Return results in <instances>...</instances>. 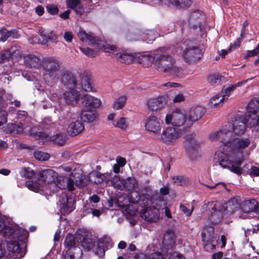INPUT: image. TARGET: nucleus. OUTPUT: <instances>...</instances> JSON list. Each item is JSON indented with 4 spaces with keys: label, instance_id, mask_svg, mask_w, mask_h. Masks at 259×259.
Returning a JSON list of instances; mask_svg holds the SVG:
<instances>
[{
    "label": "nucleus",
    "instance_id": "c756f323",
    "mask_svg": "<svg viewBox=\"0 0 259 259\" xmlns=\"http://www.w3.org/2000/svg\"><path fill=\"white\" fill-rule=\"evenodd\" d=\"M80 116L83 121L90 123L96 120L98 115L96 110L83 109Z\"/></svg>",
    "mask_w": 259,
    "mask_h": 259
},
{
    "label": "nucleus",
    "instance_id": "de8ad7c7",
    "mask_svg": "<svg viewBox=\"0 0 259 259\" xmlns=\"http://www.w3.org/2000/svg\"><path fill=\"white\" fill-rule=\"evenodd\" d=\"M124 181V180L121 179L118 176H115L111 179V183L115 188L119 190H123L125 188Z\"/></svg>",
    "mask_w": 259,
    "mask_h": 259
},
{
    "label": "nucleus",
    "instance_id": "c85d7f7f",
    "mask_svg": "<svg viewBox=\"0 0 259 259\" xmlns=\"http://www.w3.org/2000/svg\"><path fill=\"white\" fill-rule=\"evenodd\" d=\"M257 201L255 199L245 200L241 202L240 209L245 213L255 211Z\"/></svg>",
    "mask_w": 259,
    "mask_h": 259
},
{
    "label": "nucleus",
    "instance_id": "6e6552de",
    "mask_svg": "<svg viewBox=\"0 0 259 259\" xmlns=\"http://www.w3.org/2000/svg\"><path fill=\"white\" fill-rule=\"evenodd\" d=\"M180 137L179 130L174 127H167L163 129L159 140L167 145L173 144Z\"/></svg>",
    "mask_w": 259,
    "mask_h": 259
},
{
    "label": "nucleus",
    "instance_id": "49530a36",
    "mask_svg": "<svg viewBox=\"0 0 259 259\" xmlns=\"http://www.w3.org/2000/svg\"><path fill=\"white\" fill-rule=\"evenodd\" d=\"M66 136L63 133L57 134L50 137V140L55 144L62 146L66 142Z\"/></svg>",
    "mask_w": 259,
    "mask_h": 259
},
{
    "label": "nucleus",
    "instance_id": "2eb2a0df",
    "mask_svg": "<svg viewBox=\"0 0 259 259\" xmlns=\"http://www.w3.org/2000/svg\"><path fill=\"white\" fill-rule=\"evenodd\" d=\"M26 241L23 245L21 241L19 240L17 238L12 239V241L8 242L7 247L9 251L14 253L19 254L20 257H22L25 254L26 250H22L23 248L26 247Z\"/></svg>",
    "mask_w": 259,
    "mask_h": 259
},
{
    "label": "nucleus",
    "instance_id": "a18cd8bd",
    "mask_svg": "<svg viewBox=\"0 0 259 259\" xmlns=\"http://www.w3.org/2000/svg\"><path fill=\"white\" fill-rule=\"evenodd\" d=\"M78 239V237H75L72 234H68L66 236L64 241V245L66 247L70 248L71 247H78L76 246V241Z\"/></svg>",
    "mask_w": 259,
    "mask_h": 259
},
{
    "label": "nucleus",
    "instance_id": "37998d69",
    "mask_svg": "<svg viewBox=\"0 0 259 259\" xmlns=\"http://www.w3.org/2000/svg\"><path fill=\"white\" fill-rule=\"evenodd\" d=\"M170 3L179 9H186L190 7L191 0H170Z\"/></svg>",
    "mask_w": 259,
    "mask_h": 259
},
{
    "label": "nucleus",
    "instance_id": "f257e3e1",
    "mask_svg": "<svg viewBox=\"0 0 259 259\" xmlns=\"http://www.w3.org/2000/svg\"><path fill=\"white\" fill-rule=\"evenodd\" d=\"M250 144V140L248 137L233 138L226 146V152H217L215 156L218 157L219 164L222 167L240 175L242 172L240 165L244 154H247L246 149Z\"/></svg>",
    "mask_w": 259,
    "mask_h": 259
},
{
    "label": "nucleus",
    "instance_id": "4c0bfd02",
    "mask_svg": "<svg viewBox=\"0 0 259 259\" xmlns=\"http://www.w3.org/2000/svg\"><path fill=\"white\" fill-rule=\"evenodd\" d=\"M4 131L7 133H10L13 135H17L22 134L23 132V128L21 126L15 123H9L7 127H5Z\"/></svg>",
    "mask_w": 259,
    "mask_h": 259
},
{
    "label": "nucleus",
    "instance_id": "774afa93",
    "mask_svg": "<svg viewBox=\"0 0 259 259\" xmlns=\"http://www.w3.org/2000/svg\"><path fill=\"white\" fill-rule=\"evenodd\" d=\"M146 259H163V255L159 252H155L149 254Z\"/></svg>",
    "mask_w": 259,
    "mask_h": 259
},
{
    "label": "nucleus",
    "instance_id": "39448f33",
    "mask_svg": "<svg viewBox=\"0 0 259 259\" xmlns=\"http://www.w3.org/2000/svg\"><path fill=\"white\" fill-rule=\"evenodd\" d=\"M149 199H145L144 195L139 196L138 203L140 205H143V208L141 210V217L148 222H157L159 218V212L158 209L155 206L146 207L149 203Z\"/></svg>",
    "mask_w": 259,
    "mask_h": 259
},
{
    "label": "nucleus",
    "instance_id": "6ab92c4d",
    "mask_svg": "<svg viewBox=\"0 0 259 259\" xmlns=\"http://www.w3.org/2000/svg\"><path fill=\"white\" fill-rule=\"evenodd\" d=\"M70 176L74 179L77 187H84L89 184L90 181L89 177L83 175L80 169H74Z\"/></svg>",
    "mask_w": 259,
    "mask_h": 259
},
{
    "label": "nucleus",
    "instance_id": "4d7b16f0",
    "mask_svg": "<svg viewBox=\"0 0 259 259\" xmlns=\"http://www.w3.org/2000/svg\"><path fill=\"white\" fill-rule=\"evenodd\" d=\"M46 8L48 12L52 15H57L59 11L58 6L53 4L48 5Z\"/></svg>",
    "mask_w": 259,
    "mask_h": 259
},
{
    "label": "nucleus",
    "instance_id": "e2e57ef3",
    "mask_svg": "<svg viewBox=\"0 0 259 259\" xmlns=\"http://www.w3.org/2000/svg\"><path fill=\"white\" fill-rule=\"evenodd\" d=\"M116 127H119L121 129H125L127 125L124 117H121L116 121V124H114Z\"/></svg>",
    "mask_w": 259,
    "mask_h": 259
},
{
    "label": "nucleus",
    "instance_id": "473e14b6",
    "mask_svg": "<svg viewBox=\"0 0 259 259\" xmlns=\"http://www.w3.org/2000/svg\"><path fill=\"white\" fill-rule=\"evenodd\" d=\"M82 254V251L79 247H71L66 251L63 259H79Z\"/></svg>",
    "mask_w": 259,
    "mask_h": 259
},
{
    "label": "nucleus",
    "instance_id": "aec40b11",
    "mask_svg": "<svg viewBox=\"0 0 259 259\" xmlns=\"http://www.w3.org/2000/svg\"><path fill=\"white\" fill-rule=\"evenodd\" d=\"M205 112V108L201 106H196L192 107L187 114V119L192 123L195 122L200 119L204 114Z\"/></svg>",
    "mask_w": 259,
    "mask_h": 259
},
{
    "label": "nucleus",
    "instance_id": "f3484780",
    "mask_svg": "<svg viewBox=\"0 0 259 259\" xmlns=\"http://www.w3.org/2000/svg\"><path fill=\"white\" fill-rule=\"evenodd\" d=\"M81 103L84 106L83 109L95 110L100 107L101 102L97 98L94 97L90 95H84L81 98Z\"/></svg>",
    "mask_w": 259,
    "mask_h": 259
},
{
    "label": "nucleus",
    "instance_id": "bf43d9fd",
    "mask_svg": "<svg viewBox=\"0 0 259 259\" xmlns=\"http://www.w3.org/2000/svg\"><path fill=\"white\" fill-rule=\"evenodd\" d=\"M249 125L252 126L256 127L257 130L259 131V116L256 115L252 116L251 115Z\"/></svg>",
    "mask_w": 259,
    "mask_h": 259
},
{
    "label": "nucleus",
    "instance_id": "b1692460",
    "mask_svg": "<svg viewBox=\"0 0 259 259\" xmlns=\"http://www.w3.org/2000/svg\"><path fill=\"white\" fill-rule=\"evenodd\" d=\"M84 129L82 121L76 120L71 122L67 128V133L70 136L74 137L79 135Z\"/></svg>",
    "mask_w": 259,
    "mask_h": 259
},
{
    "label": "nucleus",
    "instance_id": "58836bf2",
    "mask_svg": "<svg viewBox=\"0 0 259 259\" xmlns=\"http://www.w3.org/2000/svg\"><path fill=\"white\" fill-rule=\"evenodd\" d=\"M207 80L212 85H218L225 82V77L219 73H213L208 75Z\"/></svg>",
    "mask_w": 259,
    "mask_h": 259
},
{
    "label": "nucleus",
    "instance_id": "680f3d73",
    "mask_svg": "<svg viewBox=\"0 0 259 259\" xmlns=\"http://www.w3.org/2000/svg\"><path fill=\"white\" fill-rule=\"evenodd\" d=\"M66 5L68 8L74 10L81 3L80 0H66Z\"/></svg>",
    "mask_w": 259,
    "mask_h": 259
},
{
    "label": "nucleus",
    "instance_id": "e433bc0d",
    "mask_svg": "<svg viewBox=\"0 0 259 259\" xmlns=\"http://www.w3.org/2000/svg\"><path fill=\"white\" fill-rule=\"evenodd\" d=\"M141 32L139 29L127 30L124 35L125 40L127 41H134L140 40Z\"/></svg>",
    "mask_w": 259,
    "mask_h": 259
},
{
    "label": "nucleus",
    "instance_id": "c9c22d12",
    "mask_svg": "<svg viewBox=\"0 0 259 259\" xmlns=\"http://www.w3.org/2000/svg\"><path fill=\"white\" fill-rule=\"evenodd\" d=\"M247 113L252 116L256 115L259 111V99L255 98L252 99L247 106Z\"/></svg>",
    "mask_w": 259,
    "mask_h": 259
},
{
    "label": "nucleus",
    "instance_id": "a19ab883",
    "mask_svg": "<svg viewBox=\"0 0 259 259\" xmlns=\"http://www.w3.org/2000/svg\"><path fill=\"white\" fill-rule=\"evenodd\" d=\"M240 204L241 202L239 198L236 197L231 199L227 202L226 203V207L227 209H230V210H228L229 211L233 212L238 208L240 209Z\"/></svg>",
    "mask_w": 259,
    "mask_h": 259
},
{
    "label": "nucleus",
    "instance_id": "ddd939ff",
    "mask_svg": "<svg viewBox=\"0 0 259 259\" xmlns=\"http://www.w3.org/2000/svg\"><path fill=\"white\" fill-rule=\"evenodd\" d=\"M59 203L61 212L64 214H68L75 209V199L72 196L63 195L60 197Z\"/></svg>",
    "mask_w": 259,
    "mask_h": 259
},
{
    "label": "nucleus",
    "instance_id": "0eeeda50",
    "mask_svg": "<svg viewBox=\"0 0 259 259\" xmlns=\"http://www.w3.org/2000/svg\"><path fill=\"white\" fill-rule=\"evenodd\" d=\"M195 134L192 133L187 135L185 137V141L184 142V147L189 158L192 160L196 159L199 157L198 148L199 144L195 140Z\"/></svg>",
    "mask_w": 259,
    "mask_h": 259
},
{
    "label": "nucleus",
    "instance_id": "393cba45",
    "mask_svg": "<svg viewBox=\"0 0 259 259\" xmlns=\"http://www.w3.org/2000/svg\"><path fill=\"white\" fill-rule=\"evenodd\" d=\"M165 104V99L163 96L150 99L147 101V106L152 111H157L163 108Z\"/></svg>",
    "mask_w": 259,
    "mask_h": 259
},
{
    "label": "nucleus",
    "instance_id": "09e8293b",
    "mask_svg": "<svg viewBox=\"0 0 259 259\" xmlns=\"http://www.w3.org/2000/svg\"><path fill=\"white\" fill-rule=\"evenodd\" d=\"M172 182L178 186H186L188 184V179L182 176H176L172 177Z\"/></svg>",
    "mask_w": 259,
    "mask_h": 259
},
{
    "label": "nucleus",
    "instance_id": "f8f14e48",
    "mask_svg": "<svg viewBox=\"0 0 259 259\" xmlns=\"http://www.w3.org/2000/svg\"><path fill=\"white\" fill-rule=\"evenodd\" d=\"M187 118V114L177 110L172 112L171 114H168L165 117V122L167 124L171 123L173 126H180L183 125Z\"/></svg>",
    "mask_w": 259,
    "mask_h": 259
},
{
    "label": "nucleus",
    "instance_id": "4be33fe9",
    "mask_svg": "<svg viewBox=\"0 0 259 259\" xmlns=\"http://www.w3.org/2000/svg\"><path fill=\"white\" fill-rule=\"evenodd\" d=\"M57 174L53 169H44L39 172L38 179L43 182H47L52 186L54 181H55V179H56Z\"/></svg>",
    "mask_w": 259,
    "mask_h": 259
},
{
    "label": "nucleus",
    "instance_id": "864d4df0",
    "mask_svg": "<svg viewBox=\"0 0 259 259\" xmlns=\"http://www.w3.org/2000/svg\"><path fill=\"white\" fill-rule=\"evenodd\" d=\"M126 100V98L125 96H121L119 97L114 103V109L119 110V109L122 108L125 105Z\"/></svg>",
    "mask_w": 259,
    "mask_h": 259
},
{
    "label": "nucleus",
    "instance_id": "a878e982",
    "mask_svg": "<svg viewBox=\"0 0 259 259\" xmlns=\"http://www.w3.org/2000/svg\"><path fill=\"white\" fill-rule=\"evenodd\" d=\"M80 82L78 86L81 87L82 90L85 92L93 91L92 84V79L91 75L87 72H83L79 75Z\"/></svg>",
    "mask_w": 259,
    "mask_h": 259
},
{
    "label": "nucleus",
    "instance_id": "412c9836",
    "mask_svg": "<svg viewBox=\"0 0 259 259\" xmlns=\"http://www.w3.org/2000/svg\"><path fill=\"white\" fill-rule=\"evenodd\" d=\"M77 36L83 42L91 44L93 46L98 45V46L100 47V49L101 48V44H99L98 38L94 33H87L85 31L81 29L78 33Z\"/></svg>",
    "mask_w": 259,
    "mask_h": 259
},
{
    "label": "nucleus",
    "instance_id": "ea45409f",
    "mask_svg": "<svg viewBox=\"0 0 259 259\" xmlns=\"http://www.w3.org/2000/svg\"><path fill=\"white\" fill-rule=\"evenodd\" d=\"M227 99L221 95H216L212 97L209 102V105L211 108H218L222 105L224 101Z\"/></svg>",
    "mask_w": 259,
    "mask_h": 259
},
{
    "label": "nucleus",
    "instance_id": "1a4fd4ad",
    "mask_svg": "<svg viewBox=\"0 0 259 259\" xmlns=\"http://www.w3.org/2000/svg\"><path fill=\"white\" fill-rule=\"evenodd\" d=\"M202 56V50L197 47L186 48L183 53L184 59L189 64L196 63Z\"/></svg>",
    "mask_w": 259,
    "mask_h": 259
},
{
    "label": "nucleus",
    "instance_id": "052dcab7",
    "mask_svg": "<svg viewBox=\"0 0 259 259\" xmlns=\"http://www.w3.org/2000/svg\"><path fill=\"white\" fill-rule=\"evenodd\" d=\"M80 50L85 55L90 57H95L96 55V52L89 48H80Z\"/></svg>",
    "mask_w": 259,
    "mask_h": 259
},
{
    "label": "nucleus",
    "instance_id": "2f4dec72",
    "mask_svg": "<svg viewBox=\"0 0 259 259\" xmlns=\"http://www.w3.org/2000/svg\"><path fill=\"white\" fill-rule=\"evenodd\" d=\"M0 41L5 42L9 37H11L13 38H18L20 35L18 33V31L16 29H12L11 30H8L5 27H3L0 30Z\"/></svg>",
    "mask_w": 259,
    "mask_h": 259
},
{
    "label": "nucleus",
    "instance_id": "4468645a",
    "mask_svg": "<svg viewBox=\"0 0 259 259\" xmlns=\"http://www.w3.org/2000/svg\"><path fill=\"white\" fill-rule=\"evenodd\" d=\"M74 180L67 177L57 175L55 181H54L52 186H57L60 189H65L66 188L69 191H72L74 190Z\"/></svg>",
    "mask_w": 259,
    "mask_h": 259
},
{
    "label": "nucleus",
    "instance_id": "c03bdc74",
    "mask_svg": "<svg viewBox=\"0 0 259 259\" xmlns=\"http://www.w3.org/2000/svg\"><path fill=\"white\" fill-rule=\"evenodd\" d=\"M5 105L3 99L0 96V126L7 122L8 113L5 109Z\"/></svg>",
    "mask_w": 259,
    "mask_h": 259
},
{
    "label": "nucleus",
    "instance_id": "cd10ccee",
    "mask_svg": "<svg viewBox=\"0 0 259 259\" xmlns=\"http://www.w3.org/2000/svg\"><path fill=\"white\" fill-rule=\"evenodd\" d=\"M16 47H12L9 50L0 52V63L8 61L9 58L13 59L14 57H20V52L16 50Z\"/></svg>",
    "mask_w": 259,
    "mask_h": 259
},
{
    "label": "nucleus",
    "instance_id": "9b49d317",
    "mask_svg": "<svg viewBox=\"0 0 259 259\" xmlns=\"http://www.w3.org/2000/svg\"><path fill=\"white\" fill-rule=\"evenodd\" d=\"M62 84L69 89H79L75 75L71 71L64 70L59 76Z\"/></svg>",
    "mask_w": 259,
    "mask_h": 259
},
{
    "label": "nucleus",
    "instance_id": "5fc2aeb1",
    "mask_svg": "<svg viewBox=\"0 0 259 259\" xmlns=\"http://www.w3.org/2000/svg\"><path fill=\"white\" fill-rule=\"evenodd\" d=\"M34 155L36 159L40 161L48 160L50 157L48 153L41 151L35 152Z\"/></svg>",
    "mask_w": 259,
    "mask_h": 259
},
{
    "label": "nucleus",
    "instance_id": "a211bd4d",
    "mask_svg": "<svg viewBox=\"0 0 259 259\" xmlns=\"http://www.w3.org/2000/svg\"><path fill=\"white\" fill-rule=\"evenodd\" d=\"M80 242L81 246L86 250H90L95 244V241L92 235L88 232H84L83 234L78 236L77 243Z\"/></svg>",
    "mask_w": 259,
    "mask_h": 259
},
{
    "label": "nucleus",
    "instance_id": "dca6fc26",
    "mask_svg": "<svg viewBox=\"0 0 259 259\" xmlns=\"http://www.w3.org/2000/svg\"><path fill=\"white\" fill-rule=\"evenodd\" d=\"M162 122L156 116H149L145 121V126L147 131L158 134L161 130Z\"/></svg>",
    "mask_w": 259,
    "mask_h": 259
},
{
    "label": "nucleus",
    "instance_id": "bb28decb",
    "mask_svg": "<svg viewBox=\"0 0 259 259\" xmlns=\"http://www.w3.org/2000/svg\"><path fill=\"white\" fill-rule=\"evenodd\" d=\"M176 237L172 230H167L164 235L162 241L163 246L167 249H172L175 245Z\"/></svg>",
    "mask_w": 259,
    "mask_h": 259
},
{
    "label": "nucleus",
    "instance_id": "7c9ffc66",
    "mask_svg": "<svg viewBox=\"0 0 259 259\" xmlns=\"http://www.w3.org/2000/svg\"><path fill=\"white\" fill-rule=\"evenodd\" d=\"M23 59L25 64L30 68H37L41 64L40 59L34 55H25Z\"/></svg>",
    "mask_w": 259,
    "mask_h": 259
},
{
    "label": "nucleus",
    "instance_id": "f704fd0d",
    "mask_svg": "<svg viewBox=\"0 0 259 259\" xmlns=\"http://www.w3.org/2000/svg\"><path fill=\"white\" fill-rule=\"evenodd\" d=\"M201 17H203V15L200 14L199 10L193 11L189 17V25L194 28L200 27V20Z\"/></svg>",
    "mask_w": 259,
    "mask_h": 259
},
{
    "label": "nucleus",
    "instance_id": "0e129e2a",
    "mask_svg": "<svg viewBox=\"0 0 259 259\" xmlns=\"http://www.w3.org/2000/svg\"><path fill=\"white\" fill-rule=\"evenodd\" d=\"M26 186L29 189L32 191H37L39 189V186L36 183H33L31 181H28L26 183Z\"/></svg>",
    "mask_w": 259,
    "mask_h": 259
},
{
    "label": "nucleus",
    "instance_id": "9d476101",
    "mask_svg": "<svg viewBox=\"0 0 259 259\" xmlns=\"http://www.w3.org/2000/svg\"><path fill=\"white\" fill-rule=\"evenodd\" d=\"M232 132L226 129H223L215 133H212L210 135V139L212 140H217L223 144V152H226V146L231 142L232 139Z\"/></svg>",
    "mask_w": 259,
    "mask_h": 259
},
{
    "label": "nucleus",
    "instance_id": "338daca9",
    "mask_svg": "<svg viewBox=\"0 0 259 259\" xmlns=\"http://www.w3.org/2000/svg\"><path fill=\"white\" fill-rule=\"evenodd\" d=\"M102 47L104 50V51L107 52H115L116 51V48L114 46L110 45L109 44H106L105 45H102Z\"/></svg>",
    "mask_w": 259,
    "mask_h": 259
},
{
    "label": "nucleus",
    "instance_id": "423d86ee",
    "mask_svg": "<svg viewBox=\"0 0 259 259\" xmlns=\"http://www.w3.org/2000/svg\"><path fill=\"white\" fill-rule=\"evenodd\" d=\"M251 115L249 114H237L232 120V128L234 134L240 136L244 134L247 123L249 124Z\"/></svg>",
    "mask_w": 259,
    "mask_h": 259
},
{
    "label": "nucleus",
    "instance_id": "8fccbe9b",
    "mask_svg": "<svg viewBox=\"0 0 259 259\" xmlns=\"http://www.w3.org/2000/svg\"><path fill=\"white\" fill-rule=\"evenodd\" d=\"M124 185L125 186L124 189L132 190L137 187V183L135 178L128 177L126 180H124Z\"/></svg>",
    "mask_w": 259,
    "mask_h": 259
},
{
    "label": "nucleus",
    "instance_id": "72a5a7b5",
    "mask_svg": "<svg viewBox=\"0 0 259 259\" xmlns=\"http://www.w3.org/2000/svg\"><path fill=\"white\" fill-rule=\"evenodd\" d=\"M110 244V238H101L98 244L97 247L96 248L95 253L98 256L101 257L105 254V247H107Z\"/></svg>",
    "mask_w": 259,
    "mask_h": 259
},
{
    "label": "nucleus",
    "instance_id": "7ed1b4c3",
    "mask_svg": "<svg viewBox=\"0 0 259 259\" xmlns=\"http://www.w3.org/2000/svg\"><path fill=\"white\" fill-rule=\"evenodd\" d=\"M0 235L5 238L11 239L17 238L21 241L24 245L25 241L27 239L28 233L18 226L7 225L3 221L0 224Z\"/></svg>",
    "mask_w": 259,
    "mask_h": 259
},
{
    "label": "nucleus",
    "instance_id": "13d9d810",
    "mask_svg": "<svg viewBox=\"0 0 259 259\" xmlns=\"http://www.w3.org/2000/svg\"><path fill=\"white\" fill-rule=\"evenodd\" d=\"M236 87V85H230L226 88H225V87H224L222 90L221 96L226 98V97H228L230 95V93L235 90Z\"/></svg>",
    "mask_w": 259,
    "mask_h": 259
},
{
    "label": "nucleus",
    "instance_id": "f03ea898",
    "mask_svg": "<svg viewBox=\"0 0 259 259\" xmlns=\"http://www.w3.org/2000/svg\"><path fill=\"white\" fill-rule=\"evenodd\" d=\"M61 62L54 57H45L42 61L44 79L48 85L53 86L59 80Z\"/></svg>",
    "mask_w": 259,
    "mask_h": 259
},
{
    "label": "nucleus",
    "instance_id": "603ef678",
    "mask_svg": "<svg viewBox=\"0 0 259 259\" xmlns=\"http://www.w3.org/2000/svg\"><path fill=\"white\" fill-rule=\"evenodd\" d=\"M223 218V215L221 211H217L215 212H210L209 220L213 224H217L221 221Z\"/></svg>",
    "mask_w": 259,
    "mask_h": 259
},
{
    "label": "nucleus",
    "instance_id": "79ce46f5",
    "mask_svg": "<svg viewBox=\"0 0 259 259\" xmlns=\"http://www.w3.org/2000/svg\"><path fill=\"white\" fill-rule=\"evenodd\" d=\"M166 73L173 77H182L184 75V71L181 67H178L175 65V63H173Z\"/></svg>",
    "mask_w": 259,
    "mask_h": 259
},
{
    "label": "nucleus",
    "instance_id": "69168bd1",
    "mask_svg": "<svg viewBox=\"0 0 259 259\" xmlns=\"http://www.w3.org/2000/svg\"><path fill=\"white\" fill-rule=\"evenodd\" d=\"M120 58L121 59V61L125 63H130L133 61V58L132 56L127 55L125 54H122L120 55Z\"/></svg>",
    "mask_w": 259,
    "mask_h": 259
},
{
    "label": "nucleus",
    "instance_id": "6e6d98bb",
    "mask_svg": "<svg viewBox=\"0 0 259 259\" xmlns=\"http://www.w3.org/2000/svg\"><path fill=\"white\" fill-rule=\"evenodd\" d=\"M209 210L211 212H215L217 211H220V203L218 201H212L208 203Z\"/></svg>",
    "mask_w": 259,
    "mask_h": 259
},
{
    "label": "nucleus",
    "instance_id": "20e7f679",
    "mask_svg": "<svg viewBox=\"0 0 259 259\" xmlns=\"http://www.w3.org/2000/svg\"><path fill=\"white\" fill-rule=\"evenodd\" d=\"M166 50L164 48L157 50L154 66L158 71L166 73L173 63H175V60L171 55L165 52Z\"/></svg>",
    "mask_w": 259,
    "mask_h": 259
},
{
    "label": "nucleus",
    "instance_id": "5701e85b",
    "mask_svg": "<svg viewBox=\"0 0 259 259\" xmlns=\"http://www.w3.org/2000/svg\"><path fill=\"white\" fill-rule=\"evenodd\" d=\"M80 96V93L75 89H70L64 93L66 103L71 105H74L78 103Z\"/></svg>",
    "mask_w": 259,
    "mask_h": 259
},
{
    "label": "nucleus",
    "instance_id": "3c124183",
    "mask_svg": "<svg viewBox=\"0 0 259 259\" xmlns=\"http://www.w3.org/2000/svg\"><path fill=\"white\" fill-rule=\"evenodd\" d=\"M20 174L22 177L31 179L35 175L34 170L29 167H23L21 168Z\"/></svg>",
    "mask_w": 259,
    "mask_h": 259
}]
</instances>
